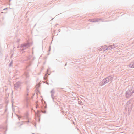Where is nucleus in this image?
Returning a JSON list of instances; mask_svg holds the SVG:
<instances>
[{"label": "nucleus", "instance_id": "nucleus-1", "mask_svg": "<svg viewBox=\"0 0 134 134\" xmlns=\"http://www.w3.org/2000/svg\"><path fill=\"white\" fill-rule=\"evenodd\" d=\"M99 20V19H90L88 20V21L90 22H95L98 21Z\"/></svg>", "mask_w": 134, "mask_h": 134}, {"label": "nucleus", "instance_id": "nucleus-2", "mask_svg": "<svg viewBox=\"0 0 134 134\" xmlns=\"http://www.w3.org/2000/svg\"><path fill=\"white\" fill-rule=\"evenodd\" d=\"M133 65H132V66H131L130 67H131L134 68V63H133Z\"/></svg>", "mask_w": 134, "mask_h": 134}, {"label": "nucleus", "instance_id": "nucleus-3", "mask_svg": "<svg viewBox=\"0 0 134 134\" xmlns=\"http://www.w3.org/2000/svg\"><path fill=\"white\" fill-rule=\"evenodd\" d=\"M107 79H104V81H105V80H106Z\"/></svg>", "mask_w": 134, "mask_h": 134}]
</instances>
